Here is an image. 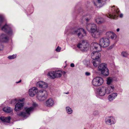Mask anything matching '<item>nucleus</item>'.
Listing matches in <instances>:
<instances>
[{"label": "nucleus", "instance_id": "nucleus-42", "mask_svg": "<svg viewBox=\"0 0 129 129\" xmlns=\"http://www.w3.org/2000/svg\"><path fill=\"white\" fill-rule=\"evenodd\" d=\"M123 90L122 89L120 88L119 89V91L121 92H122V91Z\"/></svg>", "mask_w": 129, "mask_h": 129}, {"label": "nucleus", "instance_id": "nucleus-43", "mask_svg": "<svg viewBox=\"0 0 129 129\" xmlns=\"http://www.w3.org/2000/svg\"><path fill=\"white\" fill-rule=\"evenodd\" d=\"M119 30H120L119 29V28H118L117 29H116V31L117 32H118L119 31Z\"/></svg>", "mask_w": 129, "mask_h": 129}, {"label": "nucleus", "instance_id": "nucleus-14", "mask_svg": "<svg viewBox=\"0 0 129 129\" xmlns=\"http://www.w3.org/2000/svg\"><path fill=\"white\" fill-rule=\"evenodd\" d=\"M106 81V83L107 84L106 87L108 88H109V89L113 92L115 89V88L114 85L111 84L113 81L112 78L111 77H109L107 78Z\"/></svg>", "mask_w": 129, "mask_h": 129}, {"label": "nucleus", "instance_id": "nucleus-22", "mask_svg": "<svg viewBox=\"0 0 129 129\" xmlns=\"http://www.w3.org/2000/svg\"><path fill=\"white\" fill-rule=\"evenodd\" d=\"M46 104L47 106L52 107L54 104V101L52 99L50 98L46 102Z\"/></svg>", "mask_w": 129, "mask_h": 129}, {"label": "nucleus", "instance_id": "nucleus-30", "mask_svg": "<svg viewBox=\"0 0 129 129\" xmlns=\"http://www.w3.org/2000/svg\"><path fill=\"white\" fill-rule=\"evenodd\" d=\"M84 64L87 67H90V63L89 61L85 60L84 61Z\"/></svg>", "mask_w": 129, "mask_h": 129}, {"label": "nucleus", "instance_id": "nucleus-34", "mask_svg": "<svg viewBox=\"0 0 129 129\" xmlns=\"http://www.w3.org/2000/svg\"><path fill=\"white\" fill-rule=\"evenodd\" d=\"M4 46L2 43H0V51L3 50H4Z\"/></svg>", "mask_w": 129, "mask_h": 129}, {"label": "nucleus", "instance_id": "nucleus-25", "mask_svg": "<svg viewBox=\"0 0 129 129\" xmlns=\"http://www.w3.org/2000/svg\"><path fill=\"white\" fill-rule=\"evenodd\" d=\"M95 21L97 23L100 24L103 23L105 20L103 18L98 17L95 19Z\"/></svg>", "mask_w": 129, "mask_h": 129}, {"label": "nucleus", "instance_id": "nucleus-48", "mask_svg": "<svg viewBox=\"0 0 129 129\" xmlns=\"http://www.w3.org/2000/svg\"><path fill=\"white\" fill-rule=\"evenodd\" d=\"M84 129H86V128H84Z\"/></svg>", "mask_w": 129, "mask_h": 129}, {"label": "nucleus", "instance_id": "nucleus-47", "mask_svg": "<svg viewBox=\"0 0 129 129\" xmlns=\"http://www.w3.org/2000/svg\"><path fill=\"white\" fill-rule=\"evenodd\" d=\"M16 129H20V128H19V129L17 128Z\"/></svg>", "mask_w": 129, "mask_h": 129}, {"label": "nucleus", "instance_id": "nucleus-28", "mask_svg": "<svg viewBox=\"0 0 129 129\" xmlns=\"http://www.w3.org/2000/svg\"><path fill=\"white\" fill-rule=\"evenodd\" d=\"M121 55L124 57H127L129 55V54L125 51H123L121 53Z\"/></svg>", "mask_w": 129, "mask_h": 129}, {"label": "nucleus", "instance_id": "nucleus-10", "mask_svg": "<svg viewBox=\"0 0 129 129\" xmlns=\"http://www.w3.org/2000/svg\"><path fill=\"white\" fill-rule=\"evenodd\" d=\"M89 44L86 40H83L81 43H79L77 45V47L82 51H86Z\"/></svg>", "mask_w": 129, "mask_h": 129}, {"label": "nucleus", "instance_id": "nucleus-13", "mask_svg": "<svg viewBox=\"0 0 129 129\" xmlns=\"http://www.w3.org/2000/svg\"><path fill=\"white\" fill-rule=\"evenodd\" d=\"M2 30L6 33L9 36H11L13 34L11 26L10 25H7V24L3 26L2 28Z\"/></svg>", "mask_w": 129, "mask_h": 129}, {"label": "nucleus", "instance_id": "nucleus-27", "mask_svg": "<svg viewBox=\"0 0 129 129\" xmlns=\"http://www.w3.org/2000/svg\"><path fill=\"white\" fill-rule=\"evenodd\" d=\"M65 109L67 113L69 114H71L73 113V110L70 107L68 106L65 108Z\"/></svg>", "mask_w": 129, "mask_h": 129}, {"label": "nucleus", "instance_id": "nucleus-26", "mask_svg": "<svg viewBox=\"0 0 129 129\" xmlns=\"http://www.w3.org/2000/svg\"><path fill=\"white\" fill-rule=\"evenodd\" d=\"M3 111L7 113H10L12 112L13 110L10 107H5L3 108Z\"/></svg>", "mask_w": 129, "mask_h": 129}, {"label": "nucleus", "instance_id": "nucleus-9", "mask_svg": "<svg viewBox=\"0 0 129 129\" xmlns=\"http://www.w3.org/2000/svg\"><path fill=\"white\" fill-rule=\"evenodd\" d=\"M61 72L60 71H51L48 73V75L50 78L52 79H54L56 78L60 77L62 76Z\"/></svg>", "mask_w": 129, "mask_h": 129}, {"label": "nucleus", "instance_id": "nucleus-21", "mask_svg": "<svg viewBox=\"0 0 129 129\" xmlns=\"http://www.w3.org/2000/svg\"><path fill=\"white\" fill-rule=\"evenodd\" d=\"M91 16L89 14H84L82 17L81 20L82 21H85L88 22L91 19Z\"/></svg>", "mask_w": 129, "mask_h": 129}, {"label": "nucleus", "instance_id": "nucleus-18", "mask_svg": "<svg viewBox=\"0 0 129 129\" xmlns=\"http://www.w3.org/2000/svg\"><path fill=\"white\" fill-rule=\"evenodd\" d=\"M9 40V38L6 35L2 34L0 35V41L3 42H7Z\"/></svg>", "mask_w": 129, "mask_h": 129}, {"label": "nucleus", "instance_id": "nucleus-38", "mask_svg": "<svg viewBox=\"0 0 129 129\" xmlns=\"http://www.w3.org/2000/svg\"><path fill=\"white\" fill-rule=\"evenodd\" d=\"M98 114V112L97 111H95L93 112V114L94 115H97Z\"/></svg>", "mask_w": 129, "mask_h": 129}, {"label": "nucleus", "instance_id": "nucleus-40", "mask_svg": "<svg viewBox=\"0 0 129 129\" xmlns=\"http://www.w3.org/2000/svg\"><path fill=\"white\" fill-rule=\"evenodd\" d=\"M119 16L120 17L122 18L123 17V14H120Z\"/></svg>", "mask_w": 129, "mask_h": 129}, {"label": "nucleus", "instance_id": "nucleus-24", "mask_svg": "<svg viewBox=\"0 0 129 129\" xmlns=\"http://www.w3.org/2000/svg\"><path fill=\"white\" fill-rule=\"evenodd\" d=\"M11 118L10 117H6L2 116L0 118V119L4 122L9 123L10 122Z\"/></svg>", "mask_w": 129, "mask_h": 129}, {"label": "nucleus", "instance_id": "nucleus-41", "mask_svg": "<svg viewBox=\"0 0 129 129\" xmlns=\"http://www.w3.org/2000/svg\"><path fill=\"white\" fill-rule=\"evenodd\" d=\"M21 80H20L18 82H16V83H20V82H21Z\"/></svg>", "mask_w": 129, "mask_h": 129}, {"label": "nucleus", "instance_id": "nucleus-46", "mask_svg": "<svg viewBox=\"0 0 129 129\" xmlns=\"http://www.w3.org/2000/svg\"><path fill=\"white\" fill-rule=\"evenodd\" d=\"M65 73V72H64V73Z\"/></svg>", "mask_w": 129, "mask_h": 129}, {"label": "nucleus", "instance_id": "nucleus-29", "mask_svg": "<svg viewBox=\"0 0 129 129\" xmlns=\"http://www.w3.org/2000/svg\"><path fill=\"white\" fill-rule=\"evenodd\" d=\"M113 33V32L112 31H108L106 33V35L107 37L110 38Z\"/></svg>", "mask_w": 129, "mask_h": 129}, {"label": "nucleus", "instance_id": "nucleus-5", "mask_svg": "<svg viewBox=\"0 0 129 129\" xmlns=\"http://www.w3.org/2000/svg\"><path fill=\"white\" fill-rule=\"evenodd\" d=\"M69 33L71 34L76 35L80 39L82 38L83 37L86 35V34L84 29L80 28H73L70 30Z\"/></svg>", "mask_w": 129, "mask_h": 129}, {"label": "nucleus", "instance_id": "nucleus-12", "mask_svg": "<svg viewBox=\"0 0 129 129\" xmlns=\"http://www.w3.org/2000/svg\"><path fill=\"white\" fill-rule=\"evenodd\" d=\"M103 78L100 77H96L92 80V83L93 85L99 86L102 84L103 83Z\"/></svg>", "mask_w": 129, "mask_h": 129}, {"label": "nucleus", "instance_id": "nucleus-11", "mask_svg": "<svg viewBox=\"0 0 129 129\" xmlns=\"http://www.w3.org/2000/svg\"><path fill=\"white\" fill-rule=\"evenodd\" d=\"M47 96V92L45 90L40 91L37 94V98L39 101H43L45 100Z\"/></svg>", "mask_w": 129, "mask_h": 129}, {"label": "nucleus", "instance_id": "nucleus-33", "mask_svg": "<svg viewBox=\"0 0 129 129\" xmlns=\"http://www.w3.org/2000/svg\"><path fill=\"white\" fill-rule=\"evenodd\" d=\"M116 37L117 36L116 35L113 33L110 38L112 40H115L116 39Z\"/></svg>", "mask_w": 129, "mask_h": 129}, {"label": "nucleus", "instance_id": "nucleus-6", "mask_svg": "<svg viewBox=\"0 0 129 129\" xmlns=\"http://www.w3.org/2000/svg\"><path fill=\"white\" fill-rule=\"evenodd\" d=\"M113 92L109 88L104 86L100 87L97 89L96 91V94L99 95L103 96L105 94H109Z\"/></svg>", "mask_w": 129, "mask_h": 129}, {"label": "nucleus", "instance_id": "nucleus-39", "mask_svg": "<svg viewBox=\"0 0 129 129\" xmlns=\"http://www.w3.org/2000/svg\"><path fill=\"white\" fill-rule=\"evenodd\" d=\"M70 66L72 67H74V64L73 63H71L70 64Z\"/></svg>", "mask_w": 129, "mask_h": 129}, {"label": "nucleus", "instance_id": "nucleus-4", "mask_svg": "<svg viewBox=\"0 0 129 129\" xmlns=\"http://www.w3.org/2000/svg\"><path fill=\"white\" fill-rule=\"evenodd\" d=\"M101 55L99 52L96 51H93L91 54V57L93 59L91 62L95 67H97L100 63V57Z\"/></svg>", "mask_w": 129, "mask_h": 129}, {"label": "nucleus", "instance_id": "nucleus-35", "mask_svg": "<svg viewBox=\"0 0 129 129\" xmlns=\"http://www.w3.org/2000/svg\"><path fill=\"white\" fill-rule=\"evenodd\" d=\"M3 16L1 15H0V23H1L3 22Z\"/></svg>", "mask_w": 129, "mask_h": 129}, {"label": "nucleus", "instance_id": "nucleus-45", "mask_svg": "<svg viewBox=\"0 0 129 129\" xmlns=\"http://www.w3.org/2000/svg\"><path fill=\"white\" fill-rule=\"evenodd\" d=\"M69 93V92L66 93V94H68V93Z\"/></svg>", "mask_w": 129, "mask_h": 129}, {"label": "nucleus", "instance_id": "nucleus-37", "mask_svg": "<svg viewBox=\"0 0 129 129\" xmlns=\"http://www.w3.org/2000/svg\"><path fill=\"white\" fill-rule=\"evenodd\" d=\"M85 75L87 76H89L90 75V73L89 72H86L85 73Z\"/></svg>", "mask_w": 129, "mask_h": 129}, {"label": "nucleus", "instance_id": "nucleus-17", "mask_svg": "<svg viewBox=\"0 0 129 129\" xmlns=\"http://www.w3.org/2000/svg\"><path fill=\"white\" fill-rule=\"evenodd\" d=\"M36 85L37 87L40 88H47L48 86L47 83L41 81L37 82Z\"/></svg>", "mask_w": 129, "mask_h": 129}, {"label": "nucleus", "instance_id": "nucleus-8", "mask_svg": "<svg viewBox=\"0 0 129 129\" xmlns=\"http://www.w3.org/2000/svg\"><path fill=\"white\" fill-rule=\"evenodd\" d=\"M110 9L112 11L111 14L108 13V15H106V16L107 17L111 19H116L118 16L120 11L119 9L116 7L115 6L113 7H111Z\"/></svg>", "mask_w": 129, "mask_h": 129}, {"label": "nucleus", "instance_id": "nucleus-7", "mask_svg": "<svg viewBox=\"0 0 129 129\" xmlns=\"http://www.w3.org/2000/svg\"><path fill=\"white\" fill-rule=\"evenodd\" d=\"M98 70L102 75L105 76H107L109 75V69L107 68V64L105 63H102L99 65Z\"/></svg>", "mask_w": 129, "mask_h": 129}, {"label": "nucleus", "instance_id": "nucleus-20", "mask_svg": "<svg viewBox=\"0 0 129 129\" xmlns=\"http://www.w3.org/2000/svg\"><path fill=\"white\" fill-rule=\"evenodd\" d=\"M117 93H113L108 96V99L110 102L112 101L117 97Z\"/></svg>", "mask_w": 129, "mask_h": 129}, {"label": "nucleus", "instance_id": "nucleus-1", "mask_svg": "<svg viewBox=\"0 0 129 129\" xmlns=\"http://www.w3.org/2000/svg\"><path fill=\"white\" fill-rule=\"evenodd\" d=\"M110 41L109 39L106 37H103L100 39L99 43L95 42L92 43L91 45L90 49H94L96 51L99 52L102 50L101 47H107L110 44Z\"/></svg>", "mask_w": 129, "mask_h": 129}, {"label": "nucleus", "instance_id": "nucleus-32", "mask_svg": "<svg viewBox=\"0 0 129 129\" xmlns=\"http://www.w3.org/2000/svg\"><path fill=\"white\" fill-rule=\"evenodd\" d=\"M16 56V55L13 54L12 55L9 56L8 57V58L9 59H12L15 58Z\"/></svg>", "mask_w": 129, "mask_h": 129}, {"label": "nucleus", "instance_id": "nucleus-19", "mask_svg": "<svg viewBox=\"0 0 129 129\" xmlns=\"http://www.w3.org/2000/svg\"><path fill=\"white\" fill-rule=\"evenodd\" d=\"M38 88L36 87H33L29 89V94L30 96L31 97L34 96L38 91Z\"/></svg>", "mask_w": 129, "mask_h": 129}, {"label": "nucleus", "instance_id": "nucleus-3", "mask_svg": "<svg viewBox=\"0 0 129 129\" xmlns=\"http://www.w3.org/2000/svg\"><path fill=\"white\" fill-rule=\"evenodd\" d=\"M37 106V104L36 103H33L32 107L29 108L25 107L24 108V111L25 112H17L16 113V114L18 116L26 118L29 116L30 113L33 111L35 108Z\"/></svg>", "mask_w": 129, "mask_h": 129}, {"label": "nucleus", "instance_id": "nucleus-36", "mask_svg": "<svg viewBox=\"0 0 129 129\" xmlns=\"http://www.w3.org/2000/svg\"><path fill=\"white\" fill-rule=\"evenodd\" d=\"M61 49V48L60 47H59V46H58L56 49L55 50L57 52H59L60 51V50Z\"/></svg>", "mask_w": 129, "mask_h": 129}, {"label": "nucleus", "instance_id": "nucleus-16", "mask_svg": "<svg viewBox=\"0 0 129 129\" xmlns=\"http://www.w3.org/2000/svg\"><path fill=\"white\" fill-rule=\"evenodd\" d=\"M105 122L106 124L109 125L114 124L116 122L115 118L113 116H108L105 118Z\"/></svg>", "mask_w": 129, "mask_h": 129}, {"label": "nucleus", "instance_id": "nucleus-2", "mask_svg": "<svg viewBox=\"0 0 129 129\" xmlns=\"http://www.w3.org/2000/svg\"><path fill=\"white\" fill-rule=\"evenodd\" d=\"M96 25L94 23L87 24L86 28L87 30L91 33L94 38H98L102 33V31L97 28Z\"/></svg>", "mask_w": 129, "mask_h": 129}, {"label": "nucleus", "instance_id": "nucleus-44", "mask_svg": "<svg viewBox=\"0 0 129 129\" xmlns=\"http://www.w3.org/2000/svg\"><path fill=\"white\" fill-rule=\"evenodd\" d=\"M1 25H2V24L1 23H0V26H1Z\"/></svg>", "mask_w": 129, "mask_h": 129}, {"label": "nucleus", "instance_id": "nucleus-23", "mask_svg": "<svg viewBox=\"0 0 129 129\" xmlns=\"http://www.w3.org/2000/svg\"><path fill=\"white\" fill-rule=\"evenodd\" d=\"M105 0H97L98 2L96 4L94 2V5L97 7L100 8L105 3Z\"/></svg>", "mask_w": 129, "mask_h": 129}, {"label": "nucleus", "instance_id": "nucleus-31", "mask_svg": "<svg viewBox=\"0 0 129 129\" xmlns=\"http://www.w3.org/2000/svg\"><path fill=\"white\" fill-rule=\"evenodd\" d=\"M18 102V101L17 99H12V100L11 102V103L14 105Z\"/></svg>", "mask_w": 129, "mask_h": 129}, {"label": "nucleus", "instance_id": "nucleus-15", "mask_svg": "<svg viewBox=\"0 0 129 129\" xmlns=\"http://www.w3.org/2000/svg\"><path fill=\"white\" fill-rule=\"evenodd\" d=\"M25 100L24 98L22 99L19 100L15 105L14 110L16 111H19L22 109L24 105V103H21L23 102Z\"/></svg>", "mask_w": 129, "mask_h": 129}]
</instances>
